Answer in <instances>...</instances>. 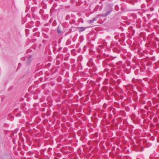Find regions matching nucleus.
I'll use <instances>...</instances> for the list:
<instances>
[{"label":"nucleus","instance_id":"f257e3e1","mask_svg":"<svg viewBox=\"0 0 159 159\" xmlns=\"http://www.w3.org/2000/svg\"><path fill=\"white\" fill-rule=\"evenodd\" d=\"M26 60V63L27 65H28L30 64L32 60V56H30L28 57H25Z\"/></svg>","mask_w":159,"mask_h":159},{"label":"nucleus","instance_id":"f03ea898","mask_svg":"<svg viewBox=\"0 0 159 159\" xmlns=\"http://www.w3.org/2000/svg\"><path fill=\"white\" fill-rule=\"evenodd\" d=\"M113 11V9H111L110 10L106 11V12L105 13L103 14V17H105L107 16L108 15L110 14L111 12Z\"/></svg>","mask_w":159,"mask_h":159},{"label":"nucleus","instance_id":"7ed1b4c3","mask_svg":"<svg viewBox=\"0 0 159 159\" xmlns=\"http://www.w3.org/2000/svg\"><path fill=\"white\" fill-rule=\"evenodd\" d=\"M9 155L7 154H4L0 157V159H9L8 157Z\"/></svg>","mask_w":159,"mask_h":159},{"label":"nucleus","instance_id":"20e7f679","mask_svg":"<svg viewBox=\"0 0 159 159\" xmlns=\"http://www.w3.org/2000/svg\"><path fill=\"white\" fill-rule=\"evenodd\" d=\"M77 28L78 29L79 31L80 32H81L82 31H84L87 28L86 27H77Z\"/></svg>","mask_w":159,"mask_h":159},{"label":"nucleus","instance_id":"39448f33","mask_svg":"<svg viewBox=\"0 0 159 159\" xmlns=\"http://www.w3.org/2000/svg\"><path fill=\"white\" fill-rule=\"evenodd\" d=\"M92 60L93 59L92 58H90L89 60V61L87 63V65L88 66L90 67L92 66L93 63Z\"/></svg>","mask_w":159,"mask_h":159},{"label":"nucleus","instance_id":"423d86ee","mask_svg":"<svg viewBox=\"0 0 159 159\" xmlns=\"http://www.w3.org/2000/svg\"><path fill=\"white\" fill-rule=\"evenodd\" d=\"M57 30V31L59 34H61V33L62 31L61 30V28L60 26H58Z\"/></svg>","mask_w":159,"mask_h":159},{"label":"nucleus","instance_id":"0eeeda50","mask_svg":"<svg viewBox=\"0 0 159 159\" xmlns=\"http://www.w3.org/2000/svg\"><path fill=\"white\" fill-rule=\"evenodd\" d=\"M34 36L39 37L40 36V33L39 32H36L34 34Z\"/></svg>","mask_w":159,"mask_h":159},{"label":"nucleus","instance_id":"6e6552de","mask_svg":"<svg viewBox=\"0 0 159 159\" xmlns=\"http://www.w3.org/2000/svg\"><path fill=\"white\" fill-rule=\"evenodd\" d=\"M103 14H98V15H97L96 16V17L97 18H101L102 17H103Z\"/></svg>","mask_w":159,"mask_h":159},{"label":"nucleus","instance_id":"1a4fd4ad","mask_svg":"<svg viewBox=\"0 0 159 159\" xmlns=\"http://www.w3.org/2000/svg\"><path fill=\"white\" fill-rule=\"evenodd\" d=\"M57 22L55 20H54L52 23V25L53 26H55L57 25Z\"/></svg>","mask_w":159,"mask_h":159},{"label":"nucleus","instance_id":"9d476101","mask_svg":"<svg viewBox=\"0 0 159 159\" xmlns=\"http://www.w3.org/2000/svg\"><path fill=\"white\" fill-rule=\"evenodd\" d=\"M75 22V21L74 19H72L69 22V23L70 25H72L74 24Z\"/></svg>","mask_w":159,"mask_h":159},{"label":"nucleus","instance_id":"9b49d317","mask_svg":"<svg viewBox=\"0 0 159 159\" xmlns=\"http://www.w3.org/2000/svg\"><path fill=\"white\" fill-rule=\"evenodd\" d=\"M70 18V15H66L65 17V20H69Z\"/></svg>","mask_w":159,"mask_h":159},{"label":"nucleus","instance_id":"f8f14e48","mask_svg":"<svg viewBox=\"0 0 159 159\" xmlns=\"http://www.w3.org/2000/svg\"><path fill=\"white\" fill-rule=\"evenodd\" d=\"M134 73L135 75H138L139 74V70L138 69H136L134 71Z\"/></svg>","mask_w":159,"mask_h":159},{"label":"nucleus","instance_id":"ddd939ff","mask_svg":"<svg viewBox=\"0 0 159 159\" xmlns=\"http://www.w3.org/2000/svg\"><path fill=\"white\" fill-rule=\"evenodd\" d=\"M71 41L70 40H68L67 41L66 44L67 45H68L71 44Z\"/></svg>","mask_w":159,"mask_h":159},{"label":"nucleus","instance_id":"4468645a","mask_svg":"<svg viewBox=\"0 0 159 159\" xmlns=\"http://www.w3.org/2000/svg\"><path fill=\"white\" fill-rule=\"evenodd\" d=\"M21 64L20 63H19L18 65V66L17 68V70H19L21 66Z\"/></svg>","mask_w":159,"mask_h":159},{"label":"nucleus","instance_id":"2eb2a0df","mask_svg":"<svg viewBox=\"0 0 159 159\" xmlns=\"http://www.w3.org/2000/svg\"><path fill=\"white\" fill-rule=\"evenodd\" d=\"M75 28L73 27V26H72L71 27V28L70 30V31L71 32L72 31H74L75 30H74Z\"/></svg>","mask_w":159,"mask_h":159},{"label":"nucleus","instance_id":"dca6fc26","mask_svg":"<svg viewBox=\"0 0 159 159\" xmlns=\"http://www.w3.org/2000/svg\"><path fill=\"white\" fill-rule=\"evenodd\" d=\"M54 20L53 19V18H51L49 20V24H50L52 22H53V20Z\"/></svg>","mask_w":159,"mask_h":159},{"label":"nucleus","instance_id":"f3484780","mask_svg":"<svg viewBox=\"0 0 159 159\" xmlns=\"http://www.w3.org/2000/svg\"><path fill=\"white\" fill-rule=\"evenodd\" d=\"M22 135H23V134H22V133L20 132V133H19V136L20 138H21V137H22Z\"/></svg>","mask_w":159,"mask_h":159},{"label":"nucleus","instance_id":"a211bd4d","mask_svg":"<svg viewBox=\"0 0 159 159\" xmlns=\"http://www.w3.org/2000/svg\"><path fill=\"white\" fill-rule=\"evenodd\" d=\"M20 141L23 143V144H24V139L23 137H21L20 138Z\"/></svg>","mask_w":159,"mask_h":159},{"label":"nucleus","instance_id":"6ab92c4d","mask_svg":"<svg viewBox=\"0 0 159 159\" xmlns=\"http://www.w3.org/2000/svg\"><path fill=\"white\" fill-rule=\"evenodd\" d=\"M8 116L9 117H11V118H13V115L11 114V113H10L8 114Z\"/></svg>","mask_w":159,"mask_h":159},{"label":"nucleus","instance_id":"aec40b11","mask_svg":"<svg viewBox=\"0 0 159 159\" xmlns=\"http://www.w3.org/2000/svg\"><path fill=\"white\" fill-rule=\"evenodd\" d=\"M34 22L33 21H31L30 22V24L31 25V26H32V27L34 26Z\"/></svg>","mask_w":159,"mask_h":159},{"label":"nucleus","instance_id":"412c9836","mask_svg":"<svg viewBox=\"0 0 159 159\" xmlns=\"http://www.w3.org/2000/svg\"><path fill=\"white\" fill-rule=\"evenodd\" d=\"M21 116V114L20 113L16 114V117L20 116Z\"/></svg>","mask_w":159,"mask_h":159},{"label":"nucleus","instance_id":"4be33fe9","mask_svg":"<svg viewBox=\"0 0 159 159\" xmlns=\"http://www.w3.org/2000/svg\"><path fill=\"white\" fill-rule=\"evenodd\" d=\"M12 141L14 144H15L16 143V139L15 138H13L12 139Z\"/></svg>","mask_w":159,"mask_h":159},{"label":"nucleus","instance_id":"5701e85b","mask_svg":"<svg viewBox=\"0 0 159 159\" xmlns=\"http://www.w3.org/2000/svg\"><path fill=\"white\" fill-rule=\"evenodd\" d=\"M38 28H35L33 30V32H35L38 30Z\"/></svg>","mask_w":159,"mask_h":159},{"label":"nucleus","instance_id":"b1692460","mask_svg":"<svg viewBox=\"0 0 159 159\" xmlns=\"http://www.w3.org/2000/svg\"><path fill=\"white\" fill-rule=\"evenodd\" d=\"M92 20H93V21L94 22L95 21H96L97 20V18H96V17L93 18Z\"/></svg>","mask_w":159,"mask_h":159},{"label":"nucleus","instance_id":"393cba45","mask_svg":"<svg viewBox=\"0 0 159 159\" xmlns=\"http://www.w3.org/2000/svg\"><path fill=\"white\" fill-rule=\"evenodd\" d=\"M89 23H93L94 22L93 20H90L89 21Z\"/></svg>","mask_w":159,"mask_h":159},{"label":"nucleus","instance_id":"a878e982","mask_svg":"<svg viewBox=\"0 0 159 159\" xmlns=\"http://www.w3.org/2000/svg\"><path fill=\"white\" fill-rule=\"evenodd\" d=\"M61 49H62L61 47H59L57 50V51L58 52H60V51L61 50Z\"/></svg>","mask_w":159,"mask_h":159},{"label":"nucleus","instance_id":"bb28decb","mask_svg":"<svg viewBox=\"0 0 159 159\" xmlns=\"http://www.w3.org/2000/svg\"><path fill=\"white\" fill-rule=\"evenodd\" d=\"M18 110H19V109H18V108H16V109H14V111L15 112H17V111H18Z\"/></svg>","mask_w":159,"mask_h":159},{"label":"nucleus","instance_id":"cd10ccee","mask_svg":"<svg viewBox=\"0 0 159 159\" xmlns=\"http://www.w3.org/2000/svg\"><path fill=\"white\" fill-rule=\"evenodd\" d=\"M13 88V87L12 86H10L8 89V90L9 91L10 90Z\"/></svg>","mask_w":159,"mask_h":159},{"label":"nucleus","instance_id":"c85d7f7f","mask_svg":"<svg viewBox=\"0 0 159 159\" xmlns=\"http://www.w3.org/2000/svg\"><path fill=\"white\" fill-rule=\"evenodd\" d=\"M86 48H87V47L86 46H84V48H83V49H84V51H85L86 50Z\"/></svg>","mask_w":159,"mask_h":159},{"label":"nucleus","instance_id":"c756f323","mask_svg":"<svg viewBox=\"0 0 159 159\" xmlns=\"http://www.w3.org/2000/svg\"><path fill=\"white\" fill-rule=\"evenodd\" d=\"M30 7V6L29 5H27L26 7V8H27L26 10H27V9H29Z\"/></svg>","mask_w":159,"mask_h":159},{"label":"nucleus","instance_id":"7c9ffc66","mask_svg":"<svg viewBox=\"0 0 159 159\" xmlns=\"http://www.w3.org/2000/svg\"><path fill=\"white\" fill-rule=\"evenodd\" d=\"M104 55H105V56H108V55L107 54H106L105 53H104Z\"/></svg>","mask_w":159,"mask_h":159},{"label":"nucleus","instance_id":"2f4dec72","mask_svg":"<svg viewBox=\"0 0 159 159\" xmlns=\"http://www.w3.org/2000/svg\"><path fill=\"white\" fill-rule=\"evenodd\" d=\"M56 1H58L59 0H55Z\"/></svg>","mask_w":159,"mask_h":159},{"label":"nucleus","instance_id":"473e14b6","mask_svg":"<svg viewBox=\"0 0 159 159\" xmlns=\"http://www.w3.org/2000/svg\"><path fill=\"white\" fill-rule=\"evenodd\" d=\"M83 22H84L83 20H82V23H83Z\"/></svg>","mask_w":159,"mask_h":159},{"label":"nucleus","instance_id":"72a5a7b5","mask_svg":"<svg viewBox=\"0 0 159 159\" xmlns=\"http://www.w3.org/2000/svg\"><path fill=\"white\" fill-rule=\"evenodd\" d=\"M139 50H138V52H139Z\"/></svg>","mask_w":159,"mask_h":159},{"label":"nucleus","instance_id":"f704fd0d","mask_svg":"<svg viewBox=\"0 0 159 159\" xmlns=\"http://www.w3.org/2000/svg\"><path fill=\"white\" fill-rule=\"evenodd\" d=\"M81 69H82V66H81Z\"/></svg>","mask_w":159,"mask_h":159},{"label":"nucleus","instance_id":"c9c22d12","mask_svg":"<svg viewBox=\"0 0 159 159\" xmlns=\"http://www.w3.org/2000/svg\"><path fill=\"white\" fill-rule=\"evenodd\" d=\"M135 80V79H132V80Z\"/></svg>","mask_w":159,"mask_h":159},{"label":"nucleus","instance_id":"e433bc0d","mask_svg":"<svg viewBox=\"0 0 159 159\" xmlns=\"http://www.w3.org/2000/svg\"><path fill=\"white\" fill-rule=\"evenodd\" d=\"M136 159H138V158H137Z\"/></svg>","mask_w":159,"mask_h":159}]
</instances>
